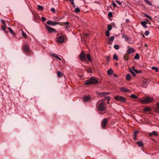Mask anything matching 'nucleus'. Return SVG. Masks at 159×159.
<instances>
[{"mask_svg": "<svg viewBox=\"0 0 159 159\" xmlns=\"http://www.w3.org/2000/svg\"><path fill=\"white\" fill-rule=\"evenodd\" d=\"M23 50L25 52H28L30 50L29 46L27 45H25L23 47Z\"/></svg>", "mask_w": 159, "mask_h": 159, "instance_id": "obj_15", "label": "nucleus"}, {"mask_svg": "<svg viewBox=\"0 0 159 159\" xmlns=\"http://www.w3.org/2000/svg\"><path fill=\"white\" fill-rule=\"evenodd\" d=\"M51 11L54 13H55V9L53 8V7H52L51 8V10H50Z\"/></svg>", "mask_w": 159, "mask_h": 159, "instance_id": "obj_49", "label": "nucleus"}, {"mask_svg": "<svg viewBox=\"0 0 159 159\" xmlns=\"http://www.w3.org/2000/svg\"><path fill=\"white\" fill-rule=\"evenodd\" d=\"M148 24V22L146 21H141V25L143 26L145 28H146L147 27V26L146 25V24Z\"/></svg>", "mask_w": 159, "mask_h": 159, "instance_id": "obj_14", "label": "nucleus"}, {"mask_svg": "<svg viewBox=\"0 0 159 159\" xmlns=\"http://www.w3.org/2000/svg\"><path fill=\"white\" fill-rule=\"evenodd\" d=\"M113 4L112 5L114 7H116L117 5L116 3H115L113 1L112 2Z\"/></svg>", "mask_w": 159, "mask_h": 159, "instance_id": "obj_53", "label": "nucleus"}, {"mask_svg": "<svg viewBox=\"0 0 159 159\" xmlns=\"http://www.w3.org/2000/svg\"><path fill=\"white\" fill-rule=\"evenodd\" d=\"M38 8L39 10L42 11L43 10V7H42L40 5H38Z\"/></svg>", "mask_w": 159, "mask_h": 159, "instance_id": "obj_36", "label": "nucleus"}, {"mask_svg": "<svg viewBox=\"0 0 159 159\" xmlns=\"http://www.w3.org/2000/svg\"><path fill=\"white\" fill-rule=\"evenodd\" d=\"M52 55L53 57H55L56 58L60 60H61V59L60 57H59L57 54L55 53H53L52 54Z\"/></svg>", "mask_w": 159, "mask_h": 159, "instance_id": "obj_25", "label": "nucleus"}, {"mask_svg": "<svg viewBox=\"0 0 159 159\" xmlns=\"http://www.w3.org/2000/svg\"><path fill=\"white\" fill-rule=\"evenodd\" d=\"M131 79V77L130 74H128L126 76V79L127 81H129Z\"/></svg>", "mask_w": 159, "mask_h": 159, "instance_id": "obj_17", "label": "nucleus"}, {"mask_svg": "<svg viewBox=\"0 0 159 159\" xmlns=\"http://www.w3.org/2000/svg\"><path fill=\"white\" fill-rule=\"evenodd\" d=\"M105 97L107 101H109L110 100V98L109 97L106 96V97Z\"/></svg>", "mask_w": 159, "mask_h": 159, "instance_id": "obj_50", "label": "nucleus"}, {"mask_svg": "<svg viewBox=\"0 0 159 159\" xmlns=\"http://www.w3.org/2000/svg\"><path fill=\"white\" fill-rule=\"evenodd\" d=\"M80 59L82 61H84L86 59L84 53V52H82L80 54Z\"/></svg>", "mask_w": 159, "mask_h": 159, "instance_id": "obj_12", "label": "nucleus"}, {"mask_svg": "<svg viewBox=\"0 0 159 159\" xmlns=\"http://www.w3.org/2000/svg\"><path fill=\"white\" fill-rule=\"evenodd\" d=\"M145 17H146L148 18L151 20L152 19V18L151 16L147 15L146 14H145Z\"/></svg>", "mask_w": 159, "mask_h": 159, "instance_id": "obj_44", "label": "nucleus"}, {"mask_svg": "<svg viewBox=\"0 0 159 159\" xmlns=\"http://www.w3.org/2000/svg\"><path fill=\"white\" fill-rule=\"evenodd\" d=\"M147 21L149 22H148V24H151V23H150V22H149V20H147Z\"/></svg>", "mask_w": 159, "mask_h": 159, "instance_id": "obj_62", "label": "nucleus"}, {"mask_svg": "<svg viewBox=\"0 0 159 159\" xmlns=\"http://www.w3.org/2000/svg\"><path fill=\"white\" fill-rule=\"evenodd\" d=\"M137 139V137H136V136H134V140L136 141V140Z\"/></svg>", "mask_w": 159, "mask_h": 159, "instance_id": "obj_58", "label": "nucleus"}, {"mask_svg": "<svg viewBox=\"0 0 159 159\" xmlns=\"http://www.w3.org/2000/svg\"><path fill=\"white\" fill-rule=\"evenodd\" d=\"M105 34L107 37H109L110 36V32L108 30H106L105 32Z\"/></svg>", "mask_w": 159, "mask_h": 159, "instance_id": "obj_38", "label": "nucleus"}, {"mask_svg": "<svg viewBox=\"0 0 159 159\" xmlns=\"http://www.w3.org/2000/svg\"><path fill=\"white\" fill-rule=\"evenodd\" d=\"M8 30L9 32L12 34H14V32L12 30L10 27L8 28Z\"/></svg>", "mask_w": 159, "mask_h": 159, "instance_id": "obj_41", "label": "nucleus"}, {"mask_svg": "<svg viewBox=\"0 0 159 159\" xmlns=\"http://www.w3.org/2000/svg\"><path fill=\"white\" fill-rule=\"evenodd\" d=\"M47 24L48 25L54 26L57 25L59 24H60V22H55L52 20H49L47 22Z\"/></svg>", "mask_w": 159, "mask_h": 159, "instance_id": "obj_5", "label": "nucleus"}, {"mask_svg": "<svg viewBox=\"0 0 159 159\" xmlns=\"http://www.w3.org/2000/svg\"><path fill=\"white\" fill-rule=\"evenodd\" d=\"M113 75L114 77H117L118 76L116 74H113Z\"/></svg>", "mask_w": 159, "mask_h": 159, "instance_id": "obj_60", "label": "nucleus"}, {"mask_svg": "<svg viewBox=\"0 0 159 159\" xmlns=\"http://www.w3.org/2000/svg\"><path fill=\"white\" fill-rule=\"evenodd\" d=\"M64 41V38L62 36H60L58 39L57 41L58 43H61Z\"/></svg>", "mask_w": 159, "mask_h": 159, "instance_id": "obj_13", "label": "nucleus"}, {"mask_svg": "<svg viewBox=\"0 0 159 159\" xmlns=\"http://www.w3.org/2000/svg\"><path fill=\"white\" fill-rule=\"evenodd\" d=\"M152 69L153 70H155L156 72H158L159 70L158 68L157 67H156L155 66L152 67Z\"/></svg>", "mask_w": 159, "mask_h": 159, "instance_id": "obj_34", "label": "nucleus"}, {"mask_svg": "<svg viewBox=\"0 0 159 159\" xmlns=\"http://www.w3.org/2000/svg\"><path fill=\"white\" fill-rule=\"evenodd\" d=\"M135 52V50L133 48H130L127 50V52L129 54L134 53Z\"/></svg>", "mask_w": 159, "mask_h": 159, "instance_id": "obj_8", "label": "nucleus"}, {"mask_svg": "<svg viewBox=\"0 0 159 159\" xmlns=\"http://www.w3.org/2000/svg\"><path fill=\"white\" fill-rule=\"evenodd\" d=\"M139 133V131H135L134 132V136H136V135L137 134Z\"/></svg>", "mask_w": 159, "mask_h": 159, "instance_id": "obj_54", "label": "nucleus"}, {"mask_svg": "<svg viewBox=\"0 0 159 159\" xmlns=\"http://www.w3.org/2000/svg\"><path fill=\"white\" fill-rule=\"evenodd\" d=\"M108 16L109 17H112V13L111 12H109L108 13Z\"/></svg>", "mask_w": 159, "mask_h": 159, "instance_id": "obj_42", "label": "nucleus"}, {"mask_svg": "<svg viewBox=\"0 0 159 159\" xmlns=\"http://www.w3.org/2000/svg\"><path fill=\"white\" fill-rule=\"evenodd\" d=\"M113 70L112 69H110L107 70V73L108 75H111L113 74Z\"/></svg>", "mask_w": 159, "mask_h": 159, "instance_id": "obj_20", "label": "nucleus"}, {"mask_svg": "<svg viewBox=\"0 0 159 159\" xmlns=\"http://www.w3.org/2000/svg\"><path fill=\"white\" fill-rule=\"evenodd\" d=\"M22 35L23 36L25 37H27V35L25 33L24 31H22Z\"/></svg>", "mask_w": 159, "mask_h": 159, "instance_id": "obj_43", "label": "nucleus"}, {"mask_svg": "<svg viewBox=\"0 0 159 159\" xmlns=\"http://www.w3.org/2000/svg\"><path fill=\"white\" fill-rule=\"evenodd\" d=\"M142 83L144 84H147L148 83V80L146 79H144L143 80Z\"/></svg>", "mask_w": 159, "mask_h": 159, "instance_id": "obj_28", "label": "nucleus"}, {"mask_svg": "<svg viewBox=\"0 0 159 159\" xmlns=\"http://www.w3.org/2000/svg\"><path fill=\"white\" fill-rule=\"evenodd\" d=\"M110 93H106V92H103V93H100V94H101V95L106 97L105 96L106 95H108Z\"/></svg>", "mask_w": 159, "mask_h": 159, "instance_id": "obj_24", "label": "nucleus"}, {"mask_svg": "<svg viewBox=\"0 0 159 159\" xmlns=\"http://www.w3.org/2000/svg\"><path fill=\"white\" fill-rule=\"evenodd\" d=\"M70 3L72 4L74 2V0H70Z\"/></svg>", "mask_w": 159, "mask_h": 159, "instance_id": "obj_57", "label": "nucleus"}, {"mask_svg": "<svg viewBox=\"0 0 159 159\" xmlns=\"http://www.w3.org/2000/svg\"><path fill=\"white\" fill-rule=\"evenodd\" d=\"M149 34V32L148 30H146L145 33V34L146 36H148Z\"/></svg>", "mask_w": 159, "mask_h": 159, "instance_id": "obj_45", "label": "nucleus"}, {"mask_svg": "<svg viewBox=\"0 0 159 159\" xmlns=\"http://www.w3.org/2000/svg\"><path fill=\"white\" fill-rule=\"evenodd\" d=\"M134 71L137 74L141 73L142 72V70H138L136 69H134Z\"/></svg>", "mask_w": 159, "mask_h": 159, "instance_id": "obj_29", "label": "nucleus"}, {"mask_svg": "<svg viewBox=\"0 0 159 159\" xmlns=\"http://www.w3.org/2000/svg\"><path fill=\"white\" fill-rule=\"evenodd\" d=\"M104 100H102L99 101H101V102L100 103L98 107V110L100 111H102L105 110L106 108L104 102Z\"/></svg>", "mask_w": 159, "mask_h": 159, "instance_id": "obj_3", "label": "nucleus"}, {"mask_svg": "<svg viewBox=\"0 0 159 159\" xmlns=\"http://www.w3.org/2000/svg\"><path fill=\"white\" fill-rule=\"evenodd\" d=\"M2 29L3 30L5 31V27H4L3 26H2Z\"/></svg>", "mask_w": 159, "mask_h": 159, "instance_id": "obj_56", "label": "nucleus"}, {"mask_svg": "<svg viewBox=\"0 0 159 159\" xmlns=\"http://www.w3.org/2000/svg\"><path fill=\"white\" fill-rule=\"evenodd\" d=\"M126 22H129V19H126Z\"/></svg>", "mask_w": 159, "mask_h": 159, "instance_id": "obj_61", "label": "nucleus"}, {"mask_svg": "<svg viewBox=\"0 0 159 159\" xmlns=\"http://www.w3.org/2000/svg\"><path fill=\"white\" fill-rule=\"evenodd\" d=\"M153 99L150 96H147L140 100L141 103L143 104H148L153 101Z\"/></svg>", "mask_w": 159, "mask_h": 159, "instance_id": "obj_2", "label": "nucleus"}, {"mask_svg": "<svg viewBox=\"0 0 159 159\" xmlns=\"http://www.w3.org/2000/svg\"><path fill=\"white\" fill-rule=\"evenodd\" d=\"M5 21L4 20H2L1 22H2L4 25L5 26L6 25V24L5 23Z\"/></svg>", "mask_w": 159, "mask_h": 159, "instance_id": "obj_55", "label": "nucleus"}, {"mask_svg": "<svg viewBox=\"0 0 159 159\" xmlns=\"http://www.w3.org/2000/svg\"><path fill=\"white\" fill-rule=\"evenodd\" d=\"M139 147H142L143 146V143L141 141H138L136 143Z\"/></svg>", "mask_w": 159, "mask_h": 159, "instance_id": "obj_22", "label": "nucleus"}, {"mask_svg": "<svg viewBox=\"0 0 159 159\" xmlns=\"http://www.w3.org/2000/svg\"><path fill=\"white\" fill-rule=\"evenodd\" d=\"M132 69L134 70V69H134V67L133 66L132 67Z\"/></svg>", "mask_w": 159, "mask_h": 159, "instance_id": "obj_63", "label": "nucleus"}, {"mask_svg": "<svg viewBox=\"0 0 159 159\" xmlns=\"http://www.w3.org/2000/svg\"><path fill=\"white\" fill-rule=\"evenodd\" d=\"M114 48L116 50H118L119 48V46L118 45L115 44L114 46Z\"/></svg>", "mask_w": 159, "mask_h": 159, "instance_id": "obj_37", "label": "nucleus"}, {"mask_svg": "<svg viewBox=\"0 0 159 159\" xmlns=\"http://www.w3.org/2000/svg\"><path fill=\"white\" fill-rule=\"evenodd\" d=\"M130 96L131 98H133L136 99L138 98L137 96L134 94H131Z\"/></svg>", "mask_w": 159, "mask_h": 159, "instance_id": "obj_31", "label": "nucleus"}, {"mask_svg": "<svg viewBox=\"0 0 159 159\" xmlns=\"http://www.w3.org/2000/svg\"><path fill=\"white\" fill-rule=\"evenodd\" d=\"M46 28L48 29L49 33H51L52 32L56 33L57 32L56 30L49 27L48 26L46 25Z\"/></svg>", "mask_w": 159, "mask_h": 159, "instance_id": "obj_7", "label": "nucleus"}, {"mask_svg": "<svg viewBox=\"0 0 159 159\" xmlns=\"http://www.w3.org/2000/svg\"><path fill=\"white\" fill-rule=\"evenodd\" d=\"M114 38H115V37H114V36H111L109 38L110 41H111V42H112V41L114 40Z\"/></svg>", "mask_w": 159, "mask_h": 159, "instance_id": "obj_40", "label": "nucleus"}, {"mask_svg": "<svg viewBox=\"0 0 159 159\" xmlns=\"http://www.w3.org/2000/svg\"><path fill=\"white\" fill-rule=\"evenodd\" d=\"M73 6L74 7H76L75 4H74V5H73Z\"/></svg>", "mask_w": 159, "mask_h": 159, "instance_id": "obj_64", "label": "nucleus"}, {"mask_svg": "<svg viewBox=\"0 0 159 159\" xmlns=\"http://www.w3.org/2000/svg\"><path fill=\"white\" fill-rule=\"evenodd\" d=\"M108 31H110L112 29V27L111 25H108L107 27Z\"/></svg>", "mask_w": 159, "mask_h": 159, "instance_id": "obj_33", "label": "nucleus"}, {"mask_svg": "<svg viewBox=\"0 0 159 159\" xmlns=\"http://www.w3.org/2000/svg\"><path fill=\"white\" fill-rule=\"evenodd\" d=\"M144 2L147 3L150 6H152V3L150 2H149L148 0H144Z\"/></svg>", "mask_w": 159, "mask_h": 159, "instance_id": "obj_35", "label": "nucleus"}, {"mask_svg": "<svg viewBox=\"0 0 159 159\" xmlns=\"http://www.w3.org/2000/svg\"><path fill=\"white\" fill-rule=\"evenodd\" d=\"M139 55L138 53H137L134 56V59L135 60H139Z\"/></svg>", "mask_w": 159, "mask_h": 159, "instance_id": "obj_26", "label": "nucleus"}, {"mask_svg": "<svg viewBox=\"0 0 159 159\" xmlns=\"http://www.w3.org/2000/svg\"><path fill=\"white\" fill-rule=\"evenodd\" d=\"M153 135L156 136L157 135V134L156 133V131H153L152 132H150L149 134V135L150 136H152Z\"/></svg>", "mask_w": 159, "mask_h": 159, "instance_id": "obj_19", "label": "nucleus"}, {"mask_svg": "<svg viewBox=\"0 0 159 159\" xmlns=\"http://www.w3.org/2000/svg\"><path fill=\"white\" fill-rule=\"evenodd\" d=\"M120 90L122 92H130V91L127 88L124 87H121L120 88Z\"/></svg>", "mask_w": 159, "mask_h": 159, "instance_id": "obj_9", "label": "nucleus"}, {"mask_svg": "<svg viewBox=\"0 0 159 159\" xmlns=\"http://www.w3.org/2000/svg\"><path fill=\"white\" fill-rule=\"evenodd\" d=\"M112 42H111L110 41H109V42H108L107 43H108V44L110 45V44H111Z\"/></svg>", "mask_w": 159, "mask_h": 159, "instance_id": "obj_59", "label": "nucleus"}, {"mask_svg": "<svg viewBox=\"0 0 159 159\" xmlns=\"http://www.w3.org/2000/svg\"><path fill=\"white\" fill-rule=\"evenodd\" d=\"M122 39H124L125 40V41L127 42L128 43H129V41L130 40V38L128 37L127 35H125L124 34H123L122 35Z\"/></svg>", "mask_w": 159, "mask_h": 159, "instance_id": "obj_11", "label": "nucleus"}, {"mask_svg": "<svg viewBox=\"0 0 159 159\" xmlns=\"http://www.w3.org/2000/svg\"><path fill=\"white\" fill-rule=\"evenodd\" d=\"M87 72L89 73H92V70L91 68L89 69L88 70Z\"/></svg>", "mask_w": 159, "mask_h": 159, "instance_id": "obj_47", "label": "nucleus"}, {"mask_svg": "<svg viewBox=\"0 0 159 159\" xmlns=\"http://www.w3.org/2000/svg\"><path fill=\"white\" fill-rule=\"evenodd\" d=\"M57 75L58 77H60L62 76V73L60 71H58L57 72Z\"/></svg>", "mask_w": 159, "mask_h": 159, "instance_id": "obj_30", "label": "nucleus"}, {"mask_svg": "<svg viewBox=\"0 0 159 159\" xmlns=\"http://www.w3.org/2000/svg\"><path fill=\"white\" fill-rule=\"evenodd\" d=\"M123 58L124 59L125 61H127L128 59V56H126L125 55L124 56Z\"/></svg>", "mask_w": 159, "mask_h": 159, "instance_id": "obj_46", "label": "nucleus"}, {"mask_svg": "<svg viewBox=\"0 0 159 159\" xmlns=\"http://www.w3.org/2000/svg\"><path fill=\"white\" fill-rule=\"evenodd\" d=\"M116 2L119 5H120L121 4L122 2L119 1H116Z\"/></svg>", "mask_w": 159, "mask_h": 159, "instance_id": "obj_51", "label": "nucleus"}, {"mask_svg": "<svg viewBox=\"0 0 159 159\" xmlns=\"http://www.w3.org/2000/svg\"><path fill=\"white\" fill-rule=\"evenodd\" d=\"M113 59L114 60H116V61H118V58L116 54H114L113 56Z\"/></svg>", "mask_w": 159, "mask_h": 159, "instance_id": "obj_27", "label": "nucleus"}, {"mask_svg": "<svg viewBox=\"0 0 159 159\" xmlns=\"http://www.w3.org/2000/svg\"><path fill=\"white\" fill-rule=\"evenodd\" d=\"M42 20L43 21H45L46 20V18L44 17H42Z\"/></svg>", "mask_w": 159, "mask_h": 159, "instance_id": "obj_52", "label": "nucleus"}, {"mask_svg": "<svg viewBox=\"0 0 159 159\" xmlns=\"http://www.w3.org/2000/svg\"><path fill=\"white\" fill-rule=\"evenodd\" d=\"M98 82V81L96 79V78L92 77L90 78L89 80H86L84 81V84L85 85L94 84H97Z\"/></svg>", "mask_w": 159, "mask_h": 159, "instance_id": "obj_1", "label": "nucleus"}, {"mask_svg": "<svg viewBox=\"0 0 159 159\" xmlns=\"http://www.w3.org/2000/svg\"><path fill=\"white\" fill-rule=\"evenodd\" d=\"M87 57L89 61H92L90 57V56L89 54H87Z\"/></svg>", "mask_w": 159, "mask_h": 159, "instance_id": "obj_39", "label": "nucleus"}, {"mask_svg": "<svg viewBox=\"0 0 159 159\" xmlns=\"http://www.w3.org/2000/svg\"><path fill=\"white\" fill-rule=\"evenodd\" d=\"M108 121L107 118H104L102 121L101 126L103 129L106 127V124L108 123Z\"/></svg>", "mask_w": 159, "mask_h": 159, "instance_id": "obj_6", "label": "nucleus"}, {"mask_svg": "<svg viewBox=\"0 0 159 159\" xmlns=\"http://www.w3.org/2000/svg\"><path fill=\"white\" fill-rule=\"evenodd\" d=\"M90 99V97L88 96H86L84 97L83 99V100L84 102H87L89 101Z\"/></svg>", "mask_w": 159, "mask_h": 159, "instance_id": "obj_16", "label": "nucleus"}, {"mask_svg": "<svg viewBox=\"0 0 159 159\" xmlns=\"http://www.w3.org/2000/svg\"><path fill=\"white\" fill-rule=\"evenodd\" d=\"M157 108L155 110V111L159 113V102H157Z\"/></svg>", "mask_w": 159, "mask_h": 159, "instance_id": "obj_21", "label": "nucleus"}, {"mask_svg": "<svg viewBox=\"0 0 159 159\" xmlns=\"http://www.w3.org/2000/svg\"><path fill=\"white\" fill-rule=\"evenodd\" d=\"M115 99L117 101H120L122 102H125L127 101V99L126 98L120 95H118L115 97Z\"/></svg>", "mask_w": 159, "mask_h": 159, "instance_id": "obj_4", "label": "nucleus"}, {"mask_svg": "<svg viewBox=\"0 0 159 159\" xmlns=\"http://www.w3.org/2000/svg\"><path fill=\"white\" fill-rule=\"evenodd\" d=\"M129 71L131 73L133 77H134L136 76V74H135L134 72V71L132 69H130L129 70Z\"/></svg>", "mask_w": 159, "mask_h": 159, "instance_id": "obj_23", "label": "nucleus"}, {"mask_svg": "<svg viewBox=\"0 0 159 159\" xmlns=\"http://www.w3.org/2000/svg\"><path fill=\"white\" fill-rule=\"evenodd\" d=\"M80 8H79L78 7H76L75 9V12L76 13H78L79 12H80Z\"/></svg>", "mask_w": 159, "mask_h": 159, "instance_id": "obj_32", "label": "nucleus"}, {"mask_svg": "<svg viewBox=\"0 0 159 159\" xmlns=\"http://www.w3.org/2000/svg\"><path fill=\"white\" fill-rule=\"evenodd\" d=\"M143 111L145 112H149L151 111V109L149 107H145L143 109Z\"/></svg>", "mask_w": 159, "mask_h": 159, "instance_id": "obj_18", "label": "nucleus"}, {"mask_svg": "<svg viewBox=\"0 0 159 159\" xmlns=\"http://www.w3.org/2000/svg\"><path fill=\"white\" fill-rule=\"evenodd\" d=\"M53 18L54 20H56L57 21H59V19H58V17L57 16H54Z\"/></svg>", "mask_w": 159, "mask_h": 159, "instance_id": "obj_48", "label": "nucleus"}, {"mask_svg": "<svg viewBox=\"0 0 159 159\" xmlns=\"http://www.w3.org/2000/svg\"><path fill=\"white\" fill-rule=\"evenodd\" d=\"M64 25L65 26V28L67 30L69 31L70 30H69V29L70 28V26L69 24V22H66L63 23Z\"/></svg>", "mask_w": 159, "mask_h": 159, "instance_id": "obj_10", "label": "nucleus"}]
</instances>
